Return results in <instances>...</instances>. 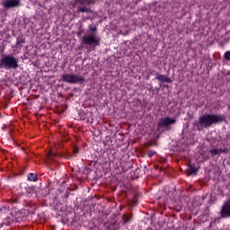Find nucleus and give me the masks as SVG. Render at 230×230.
I'll use <instances>...</instances> for the list:
<instances>
[{"mask_svg": "<svg viewBox=\"0 0 230 230\" xmlns=\"http://www.w3.org/2000/svg\"><path fill=\"white\" fill-rule=\"evenodd\" d=\"M75 3H79V4H91V0H75Z\"/></svg>", "mask_w": 230, "mask_h": 230, "instance_id": "10", "label": "nucleus"}, {"mask_svg": "<svg viewBox=\"0 0 230 230\" xmlns=\"http://www.w3.org/2000/svg\"><path fill=\"white\" fill-rule=\"evenodd\" d=\"M164 76L165 75L157 74L156 76H155V79L159 80V82H164Z\"/></svg>", "mask_w": 230, "mask_h": 230, "instance_id": "12", "label": "nucleus"}, {"mask_svg": "<svg viewBox=\"0 0 230 230\" xmlns=\"http://www.w3.org/2000/svg\"><path fill=\"white\" fill-rule=\"evenodd\" d=\"M83 42L87 46H98L100 44V38L95 34H87L83 38Z\"/></svg>", "mask_w": 230, "mask_h": 230, "instance_id": "4", "label": "nucleus"}, {"mask_svg": "<svg viewBox=\"0 0 230 230\" xmlns=\"http://www.w3.org/2000/svg\"><path fill=\"white\" fill-rule=\"evenodd\" d=\"M173 123H175V119L170 118H164L159 121L160 127H169V125H173Z\"/></svg>", "mask_w": 230, "mask_h": 230, "instance_id": "7", "label": "nucleus"}, {"mask_svg": "<svg viewBox=\"0 0 230 230\" xmlns=\"http://www.w3.org/2000/svg\"><path fill=\"white\" fill-rule=\"evenodd\" d=\"M56 155H57L54 152H52V151L48 153L49 159H53V157H55Z\"/></svg>", "mask_w": 230, "mask_h": 230, "instance_id": "13", "label": "nucleus"}, {"mask_svg": "<svg viewBox=\"0 0 230 230\" xmlns=\"http://www.w3.org/2000/svg\"><path fill=\"white\" fill-rule=\"evenodd\" d=\"M61 80L66 84H84L85 82V78H84V76L73 74L62 75Z\"/></svg>", "mask_w": 230, "mask_h": 230, "instance_id": "3", "label": "nucleus"}, {"mask_svg": "<svg viewBox=\"0 0 230 230\" xmlns=\"http://www.w3.org/2000/svg\"><path fill=\"white\" fill-rule=\"evenodd\" d=\"M154 154H155V152H149V153H148V156H149V157H153V156H154Z\"/></svg>", "mask_w": 230, "mask_h": 230, "instance_id": "19", "label": "nucleus"}, {"mask_svg": "<svg viewBox=\"0 0 230 230\" xmlns=\"http://www.w3.org/2000/svg\"><path fill=\"white\" fill-rule=\"evenodd\" d=\"M37 179H38L37 174L33 172L29 173L28 181H31V182H36Z\"/></svg>", "mask_w": 230, "mask_h": 230, "instance_id": "8", "label": "nucleus"}, {"mask_svg": "<svg viewBox=\"0 0 230 230\" xmlns=\"http://www.w3.org/2000/svg\"><path fill=\"white\" fill-rule=\"evenodd\" d=\"M19 67V59L12 55H5L0 59V69H17Z\"/></svg>", "mask_w": 230, "mask_h": 230, "instance_id": "2", "label": "nucleus"}, {"mask_svg": "<svg viewBox=\"0 0 230 230\" xmlns=\"http://www.w3.org/2000/svg\"><path fill=\"white\" fill-rule=\"evenodd\" d=\"M164 82H165L166 84H172V81L170 79V77L165 75L164 77Z\"/></svg>", "mask_w": 230, "mask_h": 230, "instance_id": "14", "label": "nucleus"}, {"mask_svg": "<svg viewBox=\"0 0 230 230\" xmlns=\"http://www.w3.org/2000/svg\"><path fill=\"white\" fill-rule=\"evenodd\" d=\"M225 58H226V60H230V50H228L225 53Z\"/></svg>", "mask_w": 230, "mask_h": 230, "instance_id": "16", "label": "nucleus"}, {"mask_svg": "<svg viewBox=\"0 0 230 230\" xmlns=\"http://www.w3.org/2000/svg\"><path fill=\"white\" fill-rule=\"evenodd\" d=\"M211 155H218V149H211L210 150Z\"/></svg>", "mask_w": 230, "mask_h": 230, "instance_id": "15", "label": "nucleus"}, {"mask_svg": "<svg viewBox=\"0 0 230 230\" xmlns=\"http://www.w3.org/2000/svg\"><path fill=\"white\" fill-rule=\"evenodd\" d=\"M74 154H78V148L75 147V148L74 149Z\"/></svg>", "mask_w": 230, "mask_h": 230, "instance_id": "20", "label": "nucleus"}, {"mask_svg": "<svg viewBox=\"0 0 230 230\" xmlns=\"http://www.w3.org/2000/svg\"><path fill=\"white\" fill-rule=\"evenodd\" d=\"M77 12H84L86 13H89V12H91V9L87 8V7H80Z\"/></svg>", "mask_w": 230, "mask_h": 230, "instance_id": "11", "label": "nucleus"}, {"mask_svg": "<svg viewBox=\"0 0 230 230\" xmlns=\"http://www.w3.org/2000/svg\"><path fill=\"white\" fill-rule=\"evenodd\" d=\"M3 129L4 130V127H3Z\"/></svg>", "mask_w": 230, "mask_h": 230, "instance_id": "21", "label": "nucleus"}, {"mask_svg": "<svg viewBox=\"0 0 230 230\" xmlns=\"http://www.w3.org/2000/svg\"><path fill=\"white\" fill-rule=\"evenodd\" d=\"M221 217L223 218H229L230 217V201H227L221 208Z\"/></svg>", "mask_w": 230, "mask_h": 230, "instance_id": "6", "label": "nucleus"}, {"mask_svg": "<svg viewBox=\"0 0 230 230\" xmlns=\"http://www.w3.org/2000/svg\"><path fill=\"white\" fill-rule=\"evenodd\" d=\"M89 30H90V31H93V32H94V31H97L96 27H94V26H93V25H91V26L89 27Z\"/></svg>", "mask_w": 230, "mask_h": 230, "instance_id": "17", "label": "nucleus"}, {"mask_svg": "<svg viewBox=\"0 0 230 230\" xmlns=\"http://www.w3.org/2000/svg\"><path fill=\"white\" fill-rule=\"evenodd\" d=\"M21 4V0H4L3 3L4 8L6 10L10 8H17Z\"/></svg>", "mask_w": 230, "mask_h": 230, "instance_id": "5", "label": "nucleus"}, {"mask_svg": "<svg viewBox=\"0 0 230 230\" xmlns=\"http://www.w3.org/2000/svg\"><path fill=\"white\" fill-rule=\"evenodd\" d=\"M198 170H199V169H198L196 166H194V165L189 166V172H190V173H197Z\"/></svg>", "mask_w": 230, "mask_h": 230, "instance_id": "9", "label": "nucleus"}, {"mask_svg": "<svg viewBox=\"0 0 230 230\" xmlns=\"http://www.w3.org/2000/svg\"><path fill=\"white\" fill-rule=\"evenodd\" d=\"M226 118L222 115H215V114H205L202 115L196 122L195 126L199 130H202V128H208V127H211V125H215L217 123H220L224 121Z\"/></svg>", "mask_w": 230, "mask_h": 230, "instance_id": "1", "label": "nucleus"}, {"mask_svg": "<svg viewBox=\"0 0 230 230\" xmlns=\"http://www.w3.org/2000/svg\"><path fill=\"white\" fill-rule=\"evenodd\" d=\"M124 220H125V222H129V220H130V216H128V217H124Z\"/></svg>", "mask_w": 230, "mask_h": 230, "instance_id": "18", "label": "nucleus"}]
</instances>
